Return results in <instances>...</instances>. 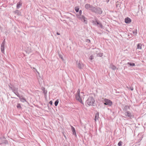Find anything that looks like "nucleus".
Here are the masks:
<instances>
[{"label": "nucleus", "instance_id": "24", "mask_svg": "<svg viewBox=\"0 0 146 146\" xmlns=\"http://www.w3.org/2000/svg\"><path fill=\"white\" fill-rule=\"evenodd\" d=\"M59 56L60 58H61L62 60H63L62 56L60 54H59Z\"/></svg>", "mask_w": 146, "mask_h": 146}, {"label": "nucleus", "instance_id": "39", "mask_svg": "<svg viewBox=\"0 0 146 146\" xmlns=\"http://www.w3.org/2000/svg\"><path fill=\"white\" fill-rule=\"evenodd\" d=\"M17 108H18V105H17Z\"/></svg>", "mask_w": 146, "mask_h": 146}, {"label": "nucleus", "instance_id": "33", "mask_svg": "<svg viewBox=\"0 0 146 146\" xmlns=\"http://www.w3.org/2000/svg\"><path fill=\"white\" fill-rule=\"evenodd\" d=\"M36 69V71L37 72V73H38V74H39V73L37 71V70H36V69Z\"/></svg>", "mask_w": 146, "mask_h": 146}, {"label": "nucleus", "instance_id": "10", "mask_svg": "<svg viewBox=\"0 0 146 146\" xmlns=\"http://www.w3.org/2000/svg\"><path fill=\"white\" fill-rule=\"evenodd\" d=\"M4 45L5 42L4 41L2 43L1 46V51L3 53L4 52Z\"/></svg>", "mask_w": 146, "mask_h": 146}, {"label": "nucleus", "instance_id": "23", "mask_svg": "<svg viewBox=\"0 0 146 146\" xmlns=\"http://www.w3.org/2000/svg\"><path fill=\"white\" fill-rule=\"evenodd\" d=\"M80 90L79 89L78 90L77 92V94L76 95H80Z\"/></svg>", "mask_w": 146, "mask_h": 146}, {"label": "nucleus", "instance_id": "12", "mask_svg": "<svg viewBox=\"0 0 146 146\" xmlns=\"http://www.w3.org/2000/svg\"><path fill=\"white\" fill-rule=\"evenodd\" d=\"M99 113L98 112L96 113L95 114L94 120L96 121L98 120Z\"/></svg>", "mask_w": 146, "mask_h": 146}, {"label": "nucleus", "instance_id": "40", "mask_svg": "<svg viewBox=\"0 0 146 146\" xmlns=\"http://www.w3.org/2000/svg\"><path fill=\"white\" fill-rule=\"evenodd\" d=\"M117 6H118V5H117H117H116V6L117 7Z\"/></svg>", "mask_w": 146, "mask_h": 146}, {"label": "nucleus", "instance_id": "26", "mask_svg": "<svg viewBox=\"0 0 146 146\" xmlns=\"http://www.w3.org/2000/svg\"><path fill=\"white\" fill-rule=\"evenodd\" d=\"M93 56L92 55H91L90 56V58L91 59V60H92L93 59Z\"/></svg>", "mask_w": 146, "mask_h": 146}, {"label": "nucleus", "instance_id": "36", "mask_svg": "<svg viewBox=\"0 0 146 146\" xmlns=\"http://www.w3.org/2000/svg\"><path fill=\"white\" fill-rule=\"evenodd\" d=\"M109 1V0H106V1L107 2H108Z\"/></svg>", "mask_w": 146, "mask_h": 146}, {"label": "nucleus", "instance_id": "1", "mask_svg": "<svg viewBox=\"0 0 146 146\" xmlns=\"http://www.w3.org/2000/svg\"><path fill=\"white\" fill-rule=\"evenodd\" d=\"M129 108V107L127 106H125L124 107L123 110L125 111L124 114L125 116L124 117L127 118H131L133 117V116L131 114L130 112L127 111L126 110L127 109Z\"/></svg>", "mask_w": 146, "mask_h": 146}, {"label": "nucleus", "instance_id": "28", "mask_svg": "<svg viewBox=\"0 0 146 146\" xmlns=\"http://www.w3.org/2000/svg\"><path fill=\"white\" fill-rule=\"evenodd\" d=\"M22 5V3L20 2H19V7Z\"/></svg>", "mask_w": 146, "mask_h": 146}, {"label": "nucleus", "instance_id": "42", "mask_svg": "<svg viewBox=\"0 0 146 146\" xmlns=\"http://www.w3.org/2000/svg\"><path fill=\"white\" fill-rule=\"evenodd\" d=\"M135 33H136V34H137V33L136 32ZM135 35H136V34H135Z\"/></svg>", "mask_w": 146, "mask_h": 146}, {"label": "nucleus", "instance_id": "19", "mask_svg": "<svg viewBox=\"0 0 146 146\" xmlns=\"http://www.w3.org/2000/svg\"><path fill=\"white\" fill-rule=\"evenodd\" d=\"M103 55V53H99L97 54V56H98L102 57Z\"/></svg>", "mask_w": 146, "mask_h": 146}, {"label": "nucleus", "instance_id": "18", "mask_svg": "<svg viewBox=\"0 0 146 146\" xmlns=\"http://www.w3.org/2000/svg\"><path fill=\"white\" fill-rule=\"evenodd\" d=\"M58 100H56L54 103V105L55 106H57L58 104Z\"/></svg>", "mask_w": 146, "mask_h": 146}, {"label": "nucleus", "instance_id": "43", "mask_svg": "<svg viewBox=\"0 0 146 146\" xmlns=\"http://www.w3.org/2000/svg\"><path fill=\"white\" fill-rule=\"evenodd\" d=\"M65 146H67L66 145Z\"/></svg>", "mask_w": 146, "mask_h": 146}, {"label": "nucleus", "instance_id": "31", "mask_svg": "<svg viewBox=\"0 0 146 146\" xmlns=\"http://www.w3.org/2000/svg\"><path fill=\"white\" fill-rule=\"evenodd\" d=\"M56 34L57 35H60V34L58 32H57Z\"/></svg>", "mask_w": 146, "mask_h": 146}, {"label": "nucleus", "instance_id": "35", "mask_svg": "<svg viewBox=\"0 0 146 146\" xmlns=\"http://www.w3.org/2000/svg\"><path fill=\"white\" fill-rule=\"evenodd\" d=\"M19 108H21V105H20L19 104Z\"/></svg>", "mask_w": 146, "mask_h": 146}, {"label": "nucleus", "instance_id": "30", "mask_svg": "<svg viewBox=\"0 0 146 146\" xmlns=\"http://www.w3.org/2000/svg\"><path fill=\"white\" fill-rule=\"evenodd\" d=\"M95 21H92V22L93 23V24H94L96 25L97 24V23H96L95 22Z\"/></svg>", "mask_w": 146, "mask_h": 146}, {"label": "nucleus", "instance_id": "16", "mask_svg": "<svg viewBox=\"0 0 146 146\" xmlns=\"http://www.w3.org/2000/svg\"><path fill=\"white\" fill-rule=\"evenodd\" d=\"M127 64H129L130 65V66H135V64L134 63H131L130 62H128L127 63Z\"/></svg>", "mask_w": 146, "mask_h": 146}, {"label": "nucleus", "instance_id": "4", "mask_svg": "<svg viewBox=\"0 0 146 146\" xmlns=\"http://www.w3.org/2000/svg\"><path fill=\"white\" fill-rule=\"evenodd\" d=\"M76 16L77 17L79 20H80L82 21L85 23L86 24L87 23V20H86V19L84 17V16L83 15H77Z\"/></svg>", "mask_w": 146, "mask_h": 146}, {"label": "nucleus", "instance_id": "29", "mask_svg": "<svg viewBox=\"0 0 146 146\" xmlns=\"http://www.w3.org/2000/svg\"><path fill=\"white\" fill-rule=\"evenodd\" d=\"M49 103L51 105H52V101H50Z\"/></svg>", "mask_w": 146, "mask_h": 146}, {"label": "nucleus", "instance_id": "37", "mask_svg": "<svg viewBox=\"0 0 146 146\" xmlns=\"http://www.w3.org/2000/svg\"><path fill=\"white\" fill-rule=\"evenodd\" d=\"M133 33L134 34H135V32H134V31L133 32Z\"/></svg>", "mask_w": 146, "mask_h": 146}, {"label": "nucleus", "instance_id": "41", "mask_svg": "<svg viewBox=\"0 0 146 146\" xmlns=\"http://www.w3.org/2000/svg\"><path fill=\"white\" fill-rule=\"evenodd\" d=\"M19 15H20V14H19Z\"/></svg>", "mask_w": 146, "mask_h": 146}, {"label": "nucleus", "instance_id": "9", "mask_svg": "<svg viewBox=\"0 0 146 146\" xmlns=\"http://www.w3.org/2000/svg\"><path fill=\"white\" fill-rule=\"evenodd\" d=\"M76 100H78L82 104V101L81 99L80 95H76Z\"/></svg>", "mask_w": 146, "mask_h": 146}, {"label": "nucleus", "instance_id": "27", "mask_svg": "<svg viewBox=\"0 0 146 146\" xmlns=\"http://www.w3.org/2000/svg\"><path fill=\"white\" fill-rule=\"evenodd\" d=\"M86 42L88 43L90 42V40L88 39H86Z\"/></svg>", "mask_w": 146, "mask_h": 146}, {"label": "nucleus", "instance_id": "5", "mask_svg": "<svg viewBox=\"0 0 146 146\" xmlns=\"http://www.w3.org/2000/svg\"><path fill=\"white\" fill-rule=\"evenodd\" d=\"M103 103L104 105L109 106H111L112 104V102L110 100L106 98L104 99Z\"/></svg>", "mask_w": 146, "mask_h": 146}, {"label": "nucleus", "instance_id": "22", "mask_svg": "<svg viewBox=\"0 0 146 146\" xmlns=\"http://www.w3.org/2000/svg\"><path fill=\"white\" fill-rule=\"evenodd\" d=\"M75 10L77 12H78L79 11V9L78 7H76L75 8Z\"/></svg>", "mask_w": 146, "mask_h": 146}, {"label": "nucleus", "instance_id": "15", "mask_svg": "<svg viewBox=\"0 0 146 146\" xmlns=\"http://www.w3.org/2000/svg\"><path fill=\"white\" fill-rule=\"evenodd\" d=\"M111 68L113 70H115L116 68V66L113 65H111Z\"/></svg>", "mask_w": 146, "mask_h": 146}, {"label": "nucleus", "instance_id": "8", "mask_svg": "<svg viewBox=\"0 0 146 146\" xmlns=\"http://www.w3.org/2000/svg\"><path fill=\"white\" fill-rule=\"evenodd\" d=\"M77 63L78 65V67L80 69H82L84 67L83 64L82 62L79 61L78 62V61H77Z\"/></svg>", "mask_w": 146, "mask_h": 146}, {"label": "nucleus", "instance_id": "20", "mask_svg": "<svg viewBox=\"0 0 146 146\" xmlns=\"http://www.w3.org/2000/svg\"><path fill=\"white\" fill-rule=\"evenodd\" d=\"M122 142L121 141H120L118 143V145L119 146H121L122 145Z\"/></svg>", "mask_w": 146, "mask_h": 146}, {"label": "nucleus", "instance_id": "38", "mask_svg": "<svg viewBox=\"0 0 146 146\" xmlns=\"http://www.w3.org/2000/svg\"><path fill=\"white\" fill-rule=\"evenodd\" d=\"M18 6V4H17V7Z\"/></svg>", "mask_w": 146, "mask_h": 146}, {"label": "nucleus", "instance_id": "2", "mask_svg": "<svg viewBox=\"0 0 146 146\" xmlns=\"http://www.w3.org/2000/svg\"><path fill=\"white\" fill-rule=\"evenodd\" d=\"M95 101L93 97L90 96L86 100V103L88 106H93Z\"/></svg>", "mask_w": 146, "mask_h": 146}, {"label": "nucleus", "instance_id": "13", "mask_svg": "<svg viewBox=\"0 0 146 146\" xmlns=\"http://www.w3.org/2000/svg\"><path fill=\"white\" fill-rule=\"evenodd\" d=\"M71 127V129L72 131V132H73V133L74 135H76V131L75 130V129L74 127H73L72 126Z\"/></svg>", "mask_w": 146, "mask_h": 146}, {"label": "nucleus", "instance_id": "6", "mask_svg": "<svg viewBox=\"0 0 146 146\" xmlns=\"http://www.w3.org/2000/svg\"><path fill=\"white\" fill-rule=\"evenodd\" d=\"M19 98L20 101L23 102H27L25 98L23 95H20L19 94Z\"/></svg>", "mask_w": 146, "mask_h": 146}, {"label": "nucleus", "instance_id": "11", "mask_svg": "<svg viewBox=\"0 0 146 146\" xmlns=\"http://www.w3.org/2000/svg\"><path fill=\"white\" fill-rule=\"evenodd\" d=\"M125 21L126 23L129 24L131 22V20L129 18L127 17L125 19Z\"/></svg>", "mask_w": 146, "mask_h": 146}, {"label": "nucleus", "instance_id": "21", "mask_svg": "<svg viewBox=\"0 0 146 146\" xmlns=\"http://www.w3.org/2000/svg\"><path fill=\"white\" fill-rule=\"evenodd\" d=\"M42 90L43 92V93L44 94H46V93H47V91L45 90V88H43V89H42Z\"/></svg>", "mask_w": 146, "mask_h": 146}, {"label": "nucleus", "instance_id": "7", "mask_svg": "<svg viewBox=\"0 0 146 146\" xmlns=\"http://www.w3.org/2000/svg\"><path fill=\"white\" fill-rule=\"evenodd\" d=\"M94 7L92 6V5H90L86 4L85 5V8L87 9H89L92 11V9L94 8Z\"/></svg>", "mask_w": 146, "mask_h": 146}, {"label": "nucleus", "instance_id": "32", "mask_svg": "<svg viewBox=\"0 0 146 146\" xmlns=\"http://www.w3.org/2000/svg\"><path fill=\"white\" fill-rule=\"evenodd\" d=\"M115 93L116 94H118V93H119V92H116Z\"/></svg>", "mask_w": 146, "mask_h": 146}, {"label": "nucleus", "instance_id": "34", "mask_svg": "<svg viewBox=\"0 0 146 146\" xmlns=\"http://www.w3.org/2000/svg\"><path fill=\"white\" fill-rule=\"evenodd\" d=\"M131 90H133V88H131Z\"/></svg>", "mask_w": 146, "mask_h": 146}, {"label": "nucleus", "instance_id": "25", "mask_svg": "<svg viewBox=\"0 0 146 146\" xmlns=\"http://www.w3.org/2000/svg\"><path fill=\"white\" fill-rule=\"evenodd\" d=\"M81 14H82V10H80L79 11V14H77V15H81Z\"/></svg>", "mask_w": 146, "mask_h": 146}, {"label": "nucleus", "instance_id": "3", "mask_svg": "<svg viewBox=\"0 0 146 146\" xmlns=\"http://www.w3.org/2000/svg\"><path fill=\"white\" fill-rule=\"evenodd\" d=\"M92 12L99 14H101L102 12V9L99 7L96 8L94 7L93 9H92Z\"/></svg>", "mask_w": 146, "mask_h": 146}, {"label": "nucleus", "instance_id": "17", "mask_svg": "<svg viewBox=\"0 0 146 146\" xmlns=\"http://www.w3.org/2000/svg\"><path fill=\"white\" fill-rule=\"evenodd\" d=\"M137 48L138 49H141V44H137Z\"/></svg>", "mask_w": 146, "mask_h": 146}, {"label": "nucleus", "instance_id": "14", "mask_svg": "<svg viewBox=\"0 0 146 146\" xmlns=\"http://www.w3.org/2000/svg\"><path fill=\"white\" fill-rule=\"evenodd\" d=\"M95 22L96 23L97 25H99V26L101 28H102V25L101 23L97 21L96 20V21Z\"/></svg>", "mask_w": 146, "mask_h": 146}]
</instances>
